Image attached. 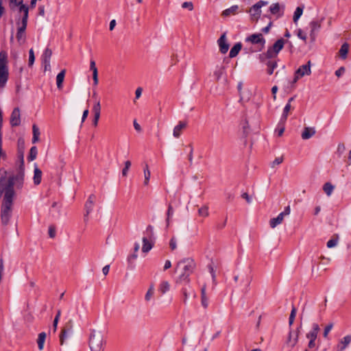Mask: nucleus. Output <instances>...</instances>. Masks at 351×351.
<instances>
[{
    "mask_svg": "<svg viewBox=\"0 0 351 351\" xmlns=\"http://www.w3.org/2000/svg\"><path fill=\"white\" fill-rule=\"evenodd\" d=\"M3 171L5 175L1 180L0 190H2L3 198L1 206V221L3 226L9 223L12 211L15 191L14 189V181L17 182L18 186L21 187L24 179V167H19V171L16 176H10L7 178L8 171L4 169H0V172Z\"/></svg>",
    "mask_w": 351,
    "mask_h": 351,
    "instance_id": "1",
    "label": "nucleus"
},
{
    "mask_svg": "<svg viewBox=\"0 0 351 351\" xmlns=\"http://www.w3.org/2000/svg\"><path fill=\"white\" fill-rule=\"evenodd\" d=\"M177 268L182 267L181 274L179 276L180 281H190L189 274L193 272V269L195 267V263L192 258H184L180 261L176 265Z\"/></svg>",
    "mask_w": 351,
    "mask_h": 351,
    "instance_id": "2",
    "label": "nucleus"
},
{
    "mask_svg": "<svg viewBox=\"0 0 351 351\" xmlns=\"http://www.w3.org/2000/svg\"><path fill=\"white\" fill-rule=\"evenodd\" d=\"M7 58L6 52L1 51L0 52V88L5 86L9 76Z\"/></svg>",
    "mask_w": 351,
    "mask_h": 351,
    "instance_id": "3",
    "label": "nucleus"
},
{
    "mask_svg": "<svg viewBox=\"0 0 351 351\" xmlns=\"http://www.w3.org/2000/svg\"><path fill=\"white\" fill-rule=\"evenodd\" d=\"M88 347L90 351H102L103 337L100 334L92 332L90 335L88 341Z\"/></svg>",
    "mask_w": 351,
    "mask_h": 351,
    "instance_id": "4",
    "label": "nucleus"
},
{
    "mask_svg": "<svg viewBox=\"0 0 351 351\" xmlns=\"http://www.w3.org/2000/svg\"><path fill=\"white\" fill-rule=\"evenodd\" d=\"M267 1H259L247 11L250 14L251 20L254 21H258L261 14V8L263 6L267 5Z\"/></svg>",
    "mask_w": 351,
    "mask_h": 351,
    "instance_id": "5",
    "label": "nucleus"
},
{
    "mask_svg": "<svg viewBox=\"0 0 351 351\" xmlns=\"http://www.w3.org/2000/svg\"><path fill=\"white\" fill-rule=\"evenodd\" d=\"M286 40L283 38L278 39L272 47L269 48L266 53V57L267 58H274L277 56L279 51L283 48V46Z\"/></svg>",
    "mask_w": 351,
    "mask_h": 351,
    "instance_id": "6",
    "label": "nucleus"
},
{
    "mask_svg": "<svg viewBox=\"0 0 351 351\" xmlns=\"http://www.w3.org/2000/svg\"><path fill=\"white\" fill-rule=\"evenodd\" d=\"M311 62L308 60L306 64L300 66L295 72V77L293 80V84L298 82L300 77L304 75H310L311 74Z\"/></svg>",
    "mask_w": 351,
    "mask_h": 351,
    "instance_id": "7",
    "label": "nucleus"
},
{
    "mask_svg": "<svg viewBox=\"0 0 351 351\" xmlns=\"http://www.w3.org/2000/svg\"><path fill=\"white\" fill-rule=\"evenodd\" d=\"M25 9H23V16L21 17H19L16 20V24L17 25V31L19 32H26V29L27 26V21L29 16V11Z\"/></svg>",
    "mask_w": 351,
    "mask_h": 351,
    "instance_id": "8",
    "label": "nucleus"
},
{
    "mask_svg": "<svg viewBox=\"0 0 351 351\" xmlns=\"http://www.w3.org/2000/svg\"><path fill=\"white\" fill-rule=\"evenodd\" d=\"M9 8L12 11L19 10V12L22 13L23 9L29 11V7L23 3L24 0H8Z\"/></svg>",
    "mask_w": 351,
    "mask_h": 351,
    "instance_id": "9",
    "label": "nucleus"
},
{
    "mask_svg": "<svg viewBox=\"0 0 351 351\" xmlns=\"http://www.w3.org/2000/svg\"><path fill=\"white\" fill-rule=\"evenodd\" d=\"M10 123L12 126H18L21 123V114L19 108H15L10 117Z\"/></svg>",
    "mask_w": 351,
    "mask_h": 351,
    "instance_id": "10",
    "label": "nucleus"
},
{
    "mask_svg": "<svg viewBox=\"0 0 351 351\" xmlns=\"http://www.w3.org/2000/svg\"><path fill=\"white\" fill-rule=\"evenodd\" d=\"M218 44H219V46L220 51L222 53L224 54V53H226L228 51L229 45L227 43L226 34V33H223L221 36V37L218 40Z\"/></svg>",
    "mask_w": 351,
    "mask_h": 351,
    "instance_id": "11",
    "label": "nucleus"
},
{
    "mask_svg": "<svg viewBox=\"0 0 351 351\" xmlns=\"http://www.w3.org/2000/svg\"><path fill=\"white\" fill-rule=\"evenodd\" d=\"M52 55V51L47 48L43 53V63L45 64V71L49 70L50 69V58Z\"/></svg>",
    "mask_w": 351,
    "mask_h": 351,
    "instance_id": "12",
    "label": "nucleus"
},
{
    "mask_svg": "<svg viewBox=\"0 0 351 351\" xmlns=\"http://www.w3.org/2000/svg\"><path fill=\"white\" fill-rule=\"evenodd\" d=\"M315 129L314 128L305 127L302 132L301 137L304 140H307L315 134Z\"/></svg>",
    "mask_w": 351,
    "mask_h": 351,
    "instance_id": "13",
    "label": "nucleus"
},
{
    "mask_svg": "<svg viewBox=\"0 0 351 351\" xmlns=\"http://www.w3.org/2000/svg\"><path fill=\"white\" fill-rule=\"evenodd\" d=\"M247 40L250 41L252 43H263V45L265 42L261 34H252L247 38Z\"/></svg>",
    "mask_w": 351,
    "mask_h": 351,
    "instance_id": "14",
    "label": "nucleus"
},
{
    "mask_svg": "<svg viewBox=\"0 0 351 351\" xmlns=\"http://www.w3.org/2000/svg\"><path fill=\"white\" fill-rule=\"evenodd\" d=\"M310 26L311 28V32H310V37L312 43H313L315 40V30L318 29L320 27V23H319L317 21H312L310 23Z\"/></svg>",
    "mask_w": 351,
    "mask_h": 351,
    "instance_id": "15",
    "label": "nucleus"
},
{
    "mask_svg": "<svg viewBox=\"0 0 351 351\" xmlns=\"http://www.w3.org/2000/svg\"><path fill=\"white\" fill-rule=\"evenodd\" d=\"M42 174V171L35 165L33 178L34 184L38 185L40 183Z\"/></svg>",
    "mask_w": 351,
    "mask_h": 351,
    "instance_id": "16",
    "label": "nucleus"
},
{
    "mask_svg": "<svg viewBox=\"0 0 351 351\" xmlns=\"http://www.w3.org/2000/svg\"><path fill=\"white\" fill-rule=\"evenodd\" d=\"M284 220V217L280 213L274 218L269 220V226L271 228H275L278 225L280 224Z\"/></svg>",
    "mask_w": 351,
    "mask_h": 351,
    "instance_id": "17",
    "label": "nucleus"
},
{
    "mask_svg": "<svg viewBox=\"0 0 351 351\" xmlns=\"http://www.w3.org/2000/svg\"><path fill=\"white\" fill-rule=\"evenodd\" d=\"M201 303L204 308L208 306V300L206 294V285H204L201 289Z\"/></svg>",
    "mask_w": 351,
    "mask_h": 351,
    "instance_id": "18",
    "label": "nucleus"
},
{
    "mask_svg": "<svg viewBox=\"0 0 351 351\" xmlns=\"http://www.w3.org/2000/svg\"><path fill=\"white\" fill-rule=\"evenodd\" d=\"M16 38L19 45L21 46V45H25L27 41L26 32H16Z\"/></svg>",
    "mask_w": 351,
    "mask_h": 351,
    "instance_id": "19",
    "label": "nucleus"
},
{
    "mask_svg": "<svg viewBox=\"0 0 351 351\" xmlns=\"http://www.w3.org/2000/svg\"><path fill=\"white\" fill-rule=\"evenodd\" d=\"M186 126V123L183 121H180L178 125H177L173 129V136L176 138H178L180 136V131L185 128Z\"/></svg>",
    "mask_w": 351,
    "mask_h": 351,
    "instance_id": "20",
    "label": "nucleus"
},
{
    "mask_svg": "<svg viewBox=\"0 0 351 351\" xmlns=\"http://www.w3.org/2000/svg\"><path fill=\"white\" fill-rule=\"evenodd\" d=\"M241 47H242V45L241 43H238L235 44L230 51V53H229L230 58L236 57L238 55L240 50L241 49Z\"/></svg>",
    "mask_w": 351,
    "mask_h": 351,
    "instance_id": "21",
    "label": "nucleus"
},
{
    "mask_svg": "<svg viewBox=\"0 0 351 351\" xmlns=\"http://www.w3.org/2000/svg\"><path fill=\"white\" fill-rule=\"evenodd\" d=\"M66 71L64 69L61 71L56 77L57 87L60 89L62 87V83L64 79Z\"/></svg>",
    "mask_w": 351,
    "mask_h": 351,
    "instance_id": "22",
    "label": "nucleus"
},
{
    "mask_svg": "<svg viewBox=\"0 0 351 351\" xmlns=\"http://www.w3.org/2000/svg\"><path fill=\"white\" fill-rule=\"evenodd\" d=\"M46 338V333L43 332L38 335L37 339L38 347L40 350H43L44 343Z\"/></svg>",
    "mask_w": 351,
    "mask_h": 351,
    "instance_id": "23",
    "label": "nucleus"
},
{
    "mask_svg": "<svg viewBox=\"0 0 351 351\" xmlns=\"http://www.w3.org/2000/svg\"><path fill=\"white\" fill-rule=\"evenodd\" d=\"M348 49H349V45L348 43H345L341 45L339 53V56L342 59H345L347 57V54L348 53Z\"/></svg>",
    "mask_w": 351,
    "mask_h": 351,
    "instance_id": "24",
    "label": "nucleus"
},
{
    "mask_svg": "<svg viewBox=\"0 0 351 351\" xmlns=\"http://www.w3.org/2000/svg\"><path fill=\"white\" fill-rule=\"evenodd\" d=\"M238 9H239L238 5H233L231 8L223 10L221 13V15L223 16H228L230 14H236Z\"/></svg>",
    "mask_w": 351,
    "mask_h": 351,
    "instance_id": "25",
    "label": "nucleus"
},
{
    "mask_svg": "<svg viewBox=\"0 0 351 351\" xmlns=\"http://www.w3.org/2000/svg\"><path fill=\"white\" fill-rule=\"evenodd\" d=\"M143 245L142 247V251L144 253L148 252L152 248V244L148 241L146 237L143 238Z\"/></svg>",
    "mask_w": 351,
    "mask_h": 351,
    "instance_id": "26",
    "label": "nucleus"
},
{
    "mask_svg": "<svg viewBox=\"0 0 351 351\" xmlns=\"http://www.w3.org/2000/svg\"><path fill=\"white\" fill-rule=\"evenodd\" d=\"M32 131H33L32 143H36L39 141V135H40V131L36 125H35V124L33 125Z\"/></svg>",
    "mask_w": 351,
    "mask_h": 351,
    "instance_id": "27",
    "label": "nucleus"
},
{
    "mask_svg": "<svg viewBox=\"0 0 351 351\" xmlns=\"http://www.w3.org/2000/svg\"><path fill=\"white\" fill-rule=\"evenodd\" d=\"M94 199L95 195H90L88 197V199L86 204V216L90 213V212L92 210V206L94 203Z\"/></svg>",
    "mask_w": 351,
    "mask_h": 351,
    "instance_id": "28",
    "label": "nucleus"
},
{
    "mask_svg": "<svg viewBox=\"0 0 351 351\" xmlns=\"http://www.w3.org/2000/svg\"><path fill=\"white\" fill-rule=\"evenodd\" d=\"M334 188V186L330 182H326L324 184L323 190L328 196H330L332 194Z\"/></svg>",
    "mask_w": 351,
    "mask_h": 351,
    "instance_id": "29",
    "label": "nucleus"
},
{
    "mask_svg": "<svg viewBox=\"0 0 351 351\" xmlns=\"http://www.w3.org/2000/svg\"><path fill=\"white\" fill-rule=\"evenodd\" d=\"M303 12V9L301 7H298L294 12L293 15V22L296 23L299 18L301 16Z\"/></svg>",
    "mask_w": 351,
    "mask_h": 351,
    "instance_id": "30",
    "label": "nucleus"
},
{
    "mask_svg": "<svg viewBox=\"0 0 351 351\" xmlns=\"http://www.w3.org/2000/svg\"><path fill=\"white\" fill-rule=\"evenodd\" d=\"M267 73L269 75H271L274 72V69L277 66V63L276 62L269 61L267 64Z\"/></svg>",
    "mask_w": 351,
    "mask_h": 351,
    "instance_id": "31",
    "label": "nucleus"
},
{
    "mask_svg": "<svg viewBox=\"0 0 351 351\" xmlns=\"http://www.w3.org/2000/svg\"><path fill=\"white\" fill-rule=\"evenodd\" d=\"M291 104L288 103L285 108H284V110H283V113H282V120L283 121H285L287 118V116H288V114H289V112L291 110Z\"/></svg>",
    "mask_w": 351,
    "mask_h": 351,
    "instance_id": "32",
    "label": "nucleus"
},
{
    "mask_svg": "<svg viewBox=\"0 0 351 351\" xmlns=\"http://www.w3.org/2000/svg\"><path fill=\"white\" fill-rule=\"evenodd\" d=\"M37 153H38V152H37L36 147H35V146L32 147L30 149V152H29V156H28V159L29 160H34L36 158Z\"/></svg>",
    "mask_w": 351,
    "mask_h": 351,
    "instance_id": "33",
    "label": "nucleus"
},
{
    "mask_svg": "<svg viewBox=\"0 0 351 351\" xmlns=\"http://www.w3.org/2000/svg\"><path fill=\"white\" fill-rule=\"evenodd\" d=\"M35 60L34 52L33 49H30L29 51V66H32L34 64Z\"/></svg>",
    "mask_w": 351,
    "mask_h": 351,
    "instance_id": "34",
    "label": "nucleus"
},
{
    "mask_svg": "<svg viewBox=\"0 0 351 351\" xmlns=\"http://www.w3.org/2000/svg\"><path fill=\"white\" fill-rule=\"evenodd\" d=\"M198 213L199 215L203 217L208 216V208L206 206H204L198 210Z\"/></svg>",
    "mask_w": 351,
    "mask_h": 351,
    "instance_id": "35",
    "label": "nucleus"
},
{
    "mask_svg": "<svg viewBox=\"0 0 351 351\" xmlns=\"http://www.w3.org/2000/svg\"><path fill=\"white\" fill-rule=\"evenodd\" d=\"M153 295H154V287H153V285H151L150 287L149 288L147 292L145 294V300L149 302L151 300Z\"/></svg>",
    "mask_w": 351,
    "mask_h": 351,
    "instance_id": "36",
    "label": "nucleus"
},
{
    "mask_svg": "<svg viewBox=\"0 0 351 351\" xmlns=\"http://www.w3.org/2000/svg\"><path fill=\"white\" fill-rule=\"evenodd\" d=\"M143 173H144V177H145L144 185L147 186L149 184L151 173H150L149 169H144Z\"/></svg>",
    "mask_w": 351,
    "mask_h": 351,
    "instance_id": "37",
    "label": "nucleus"
},
{
    "mask_svg": "<svg viewBox=\"0 0 351 351\" xmlns=\"http://www.w3.org/2000/svg\"><path fill=\"white\" fill-rule=\"evenodd\" d=\"M351 341V337L346 336L343 340L341 341V343L343 344V346L341 348V350H343Z\"/></svg>",
    "mask_w": 351,
    "mask_h": 351,
    "instance_id": "38",
    "label": "nucleus"
},
{
    "mask_svg": "<svg viewBox=\"0 0 351 351\" xmlns=\"http://www.w3.org/2000/svg\"><path fill=\"white\" fill-rule=\"evenodd\" d=\"M295 314H296V308L295 307H293L291 309V314L289 316V324L290 326L292 325L294 322Z\"/></svg>",
    "mask_w": 351,
    "mask_h": 351,
    "instance_id": "39",
    "label": "nucleus"
},
{
    "mask_svg": "<svg viewBox=\"0 0 351 351\" xmlns=\"http://www.w3.org/2000/svg\"><path fill=\"white\" fill-rule=\"evenodd\" d=\"M182 8L188 9L189 11H192L194 8L193 4L191 1H186L182 4Z\"/></svg>",
    "mask_w": 351,
    "mask_h": 351,
    "instance_id": "40",
    "label": "nucleus"
},
{
    "mask_svg": "<svg viewBox=\"0 0 351 351\" xmlns=\"http://www.w3.org/2000/svg\"><path fill=\"white\" fill-rule=\"evenodd\" d=\"M338 236H336V239H332L327 242V247L331 248L337 245L338 242Z\"/></svg>",
    "mask_w": 351,
    "mask_h": 351,
    "instance_id": "41",
    "label": "nucleus"
},
{
    "mask_svg": "<svg viewBox=\"0 0 351 351\" xmlns=\"http://www.w3.org/2000/svg\"><path fill=\"white\" fill-rule=\"evenodd\" d=\"M131 166V162L130 160H127L125 162V167L122 170L123 176H126L128 174V171Z\"/></svg>",
    "mask_w": 351,
    "mask_h": 351,
    "instance_id": "42",
    "label": "nucleus"
},
{
    "mask_svg": "<svg viewBox=\"0 0 351 351\" xmlns=\"http://www.w3.org/2000/svg\"><path fill=\"white\" fill-rule=\"evenodd\" d=\"M270 12L273 14H277L280 11V5L279 3H274L270 7Z\"/></svg>",
    "mask_w": 351,
    "mask_h": 351,
    "instance_id": "43",
    "label": "nucleus"
},
{
    "mask_svg": "<svg viewBox=\"0 0 351 351\" xmlns=\"http://www.w3.org/2000/svg\"><path fill=\"white\" fill-rule=\"evenodd\" d=\"M169 285L167 282L165 281L160 284V289L162 293H165L167 291L169 290Z\"/></svg>",
    "mask_w": 351,
    "mask_h": 351,
    "instance_id": "44",
    "label": "nucleus"
},
{
    "mask_svg": "<svg viewBox=\"0 0 351 351\" xmlns=\"http://www.w3.org/2000/svg\"><path fill=\"white\" fill-rule=\"evenodd\" d=\"M66 337V330L65 329H63L60 335V342L61 346L64 345V340H65Z\"/></svg>",
    "mask_w": 351,
    "mask_h": 351,
    "instance_id": "45",
    "label": "nucleus"
},
{
    "mask_svg": "<svg viewBox=\"0 0 351 351\" xmlns=\"http://www.w3.org/2000/svg\"><path fill=\"white\" fill-rule=\"evenodd\" d=\"M297 36L300 38H301L302 40L306 41V33H304L303 32L302 29H298V31H297Z\"/></svg>",
    "mask_w": 351,
    "mask_h": 351,
    "instance_id": "46",
    "label": "nucleus"
},
{
    "mask_svg": "<svg viewBox=\"0 0 351 351\" xmlns=\"http://www.w3.org/2000/svg\"><path fill=\"white\" fill-rule=\"evenodd\" d=\"M93 110L95 114H100L101 105L99 101H97L94 104Z\"/></svg>",
    "mask_w": 351,
    "mask_h": 351,
    "instance_id": "47",
    "label": "nucleus"
},
{
    "mask_svg": "<svg viewBox=\"0 0 351 351\" xmlns=\"http://www.w3.org/2000/svg\"><path fill=\"white\" fill-rule=\"evenodd\" d=\"M49 235L50 238H54L56 237V228L53 226H51L49 228Z\"/></svg>",
    "mask_w": 351,
    "mask_h": 351,
    "instance_id": "48",
    "label": "nucleus"
},
{
    "mask_svg": "<svg viewBox=\"0 0 351 351\" xmlns=\"http://www.w3.org/2000/svg\"><path fill=\"white\" fill-rule=\"evenodd\" d=\"M249 128H250V126H249L248 121H245L244 125L243 126V134H245V136L248 134Z\"/></svg>",
    "mask_w": 351,
    "mask_h": 351,
    "instance_id": "49",
    "label": "nucleus"
},
{
    "mask_svg": "<svg viewBox=\"0 0 351 351\" xmlns=\"http://www.w3.org/2000/svg\"><path fill=\"white\" fill-rule=\"evenodd\" d=\"M93 80L94 85L97 86L98 84V82H99L97 71H94V72H93Z\"/></svg>",
    "mask_w": 351,
    "mask_h": 351,
    "instance_id": "50",
    "label": "nucleus"
},
{
    "mask_svg": "<svg viewBox=\"0 0 351 351\" xmlns=\"http://www.w3.org/2000/svg\"><path fill=\"white\" fill-rule=\"evenodd\" d=\"M19 158L21 161L20 167H24V159H23V150H19Z\"/></svg>",
    "mask_w": 351,
    "mask_h": 351,
    "instance_id": "51",
    "label": "nucleus"
},
{
    "mask_svg": "<svg viewBox=\"0 0 351 351\" xmlns=\"http://www.w3.org/2000/svg\"><path fill=\"white\" fill-rule=\"evenodd\" d=\"M224 69L225 67L222 66L219 71L215 72V75L217 77V80H219V78L221 77V75L223 74Z\"/></svg>",
    "mask_w": 351,
    "mask_h": 351,
    "instance_id": "52",
    "label": "nucleus"
},
{
    "mask_svg": "<svg viewBox=\"0 0 351 351\" xmlns=\"http://www.w3.org/2000/svg\"><path fill=\"white\" fill-rule=\"evenodd\" d=\"M332 328V324H330L328 326H326L324 332V337H326L328 332L330 331V330Z\"/></svg>",
    "mask_w": 351,
    "mask_h": 351,
    "instance_id": "53",
    "label": "nucleus"
},
{
    "mask_svg": "<svg viewBox=\"0 0 351 351\" xmlns=\"http://www.w3.org/2000/svg\"><path fill=\"white\" fill-rule=\"evenodd\" d=\"M317 336V333L313 331L310 332L307 335V338L310 339L315 340Z\"/></svg>",
    "mask_w": 351,
    "mask_h": 351,
    "instance_id": "54",
    "label": "nucleus"
},
{
    "mask_svg": "<svg viewBox=\"0 0 351 351\" xmlns=\"http://www.w3.org/2000/svg\"><path fill=\"white\" fill-rule=\"evenodd\" d=\"M283 161V158L282 156L281 157H278V158H276L274 161H273V167H274L275 165H280V163H282Z\"/></svg>",
    "mask_w": 351,
    "mask_h": 351,
    "instance_id": "55",
    "label": "nucleus"
},
{
    "mask_svg": "<svg viewBox=\"0 0 351 351\" xmlns=\"http://www.w3.org/2000/svg\"><path fill=\"white\" fill-rule=\"evenodd\" d=\"M291 213V208L289 206H287L285 208V210L282 213H280L281 215H282V216L285 217V216L287 215H289Z\"/></svg>",
    "mask_w": 351,
    "mask_h": 351,
    "instance_id": "56",
    "label": "nucleus"
},
{
    "mask_svg": "<svg viewBox=\"0 0 351 351\" xmlns=\"http://www.w3.org/2000/svg\"><path fill=\"white\" fill-rule=\"evenodd\" d=\"M4 269L3 260L2 258L0 259V280H1L3 271Z\"/></svg>",
    "mask_w": 351,
    "mask_h": 351,
    "instance_id": "57",
    "label": "nucleus"
},
{
    "mask_svg": "<svg viewBox=\"0 0 351 351\" xmlns=\"http://www.w3.org/2000/svg\"><path fill=\"white\" fill-rule=\"evenodd\" d=\"M344 72H345V68L344 67H340L338 70L336 71L335 75L337 77H340Z\"/></svg>",
    "mask_w": 351,
    "mask_h": 351,
    "instance_id": "58",
    "label": "nucleus"
},
{
    "mask_svg": "<svg viewBox=\"0 0 351 351\" xmlns=\"http://www.w3.org/2000/svg\"><path fill=\"white\" fill-rule=\"evenodd\" d=\"M169 245L172 250H174L176 248V242L174 238L171 239Z\"/></svg>",
    "mask_w": 351,
    "mask_h": 351,
    "instance_id": "59",
    "label": "nucleus"
},
{
    "mask_svg": "<svg viewBox=\"0 0 351 351\" xmlns=\"http://www.w3.org/2000/svg\"><path fill=\"white\" fill-rule=\"evenodd\" d=\"M208 268H209L210 273L212 276L213 280L215 282V274L214 269L212 265H209Z\"/></svg>",
    "mask_w": 351,
    "mask_h": 351,
    "instance_id": "60",
    "label": "nucleus"
},
{
    "mask_svg": "<svg viewBox=\"0 0 351 351\" xmlns=\"http://www.w3.org/2000/svg\"><path fill=\"white\" fill-rule=\"evenodd\" d=\"M24 149V140L23 138L19 139V150H23Z\"/></svg>",
    "mask_w": 351,
    "mask_h": 351,
    "instance_id": "61",
    "label": "nucleus"
},
{
    "mask_svg": "<svg viewBox=\"0 0 351 351\" xmlns=\"http://www.w3.org/2000/svg\"><path fill=\"white\" fill-rule=\"evenodd\" d=\"M183 295H184L183 303L184 304H188V293L186 290L183 291Z\"/></svg>",
    "mask_w": 351,
    "mask_h": 351,
    "instance_id": "62",
    "label": "nucleus"
},
{
    "mask_svg": "<svg viewBox=\"0 0 351 351\" xmlns=\"http://www.w3.org/2000/svg\"><path fill=\"white\" fill-rule=\"evenodd\" d=\"M99 117H100V114H95V117H94V120H93V125L95 126L97 125Z\"/></svg>",
    "mask_w": 351,
    "mask_h": 351,
    "instance_id": "63",
    "label": "nucleus"
},
{
    "mask_svg": "<svg viewBox=\"0 0 351 351\" xmlns=\"http://www.w3.org/2000/svg\"><path fill=\"white\" fill-rule=\"evenodd\" d=\"M346 149V147L343 144H339L337 147V152L342 153Z\"/></svg>",
    "mask_w": 351,
    "mask_h": 351,
    "instance_id": "64",
    "label": "nucleus"
}]
</instances>
